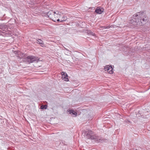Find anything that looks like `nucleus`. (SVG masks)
I'll return each mask as SVG.
<instances>
[{"label":"nucleus","instance_id":"nucleus-13","mask_svg":"<svg viewBox=\"0 0 150 150\" xmlns=\"http://www.w3.org/2000/svg\"><path fill=\"white\" fill-rule=\"evenodd\" d=\"M109 26H100V28L101 29H103L104 28L105 29H106V28H109Z\"/></svg>","mask_w":150,"mask_h":150},{"label":"nucleus","instance_id":"nucleus-9","mask_svg":"<svg viewBox=\"0 0 150 150\" xmlns=\"http://www.w3.org/2000/svg\"><path fill=\"white\" fill-rule=\"evenodd\" d=\"M68 112H69V114L72 115L74 117H76L77 115V113L74 110H72L68 109L67 110Z\"/></svg>","mask_w":150,"mask_h":150},{"label":"nucleus","instance_id":"nucleus-1","mask_svg":"<svg viewBox=\"0 0 150 150\" xmlns=\"http://www.w3.org/2000/svg\"><path fill=\"white\" fill-rule=\"evenodd\" d=\"M86 138L90 139L92 140H93L94 141L97 142H103L107 139H104L100 137L95 135L93 132L91 130H89L86 132L85 133Z\"/></svg>","mask_w":150,"mask_h":150},{"label":"nucleus","instance_id":"nucleus-5","mask_svg":"<svg viewBox=\"0 0 150 150\" xmlns=\"http://www.w3.org/2000/svg\"><path fill=\"white\" fill-rule=\"evenodd\" d=\"M37 60V58L33 56H29L26 58V60L29 64L36 61Z\"/></svg>","mask_w":150,"mask_h":150},{"label":"nucleus","instance_id":"nucleus-12","mask_svg":"<svg viewBox=\"0 0 150 150\" xmlns=\"http://www.w3.org/2000/svg\"><path fill=\"white\" fill-rule=\"evenodd\" d=\"M47 105H42L41 106L40 109H46L47 108Z\"/></svg>","mask_w":150,"mask_h":150},{"label":"nucleus","instance_id":"nucleus-21","mask_svg":"<svg viewBox=\"0 0 150 150\" xmlns=\"http://www.w3.org/2000/svg\"><path fill=\"white\" fill-rule=\"evenodd\" d=\"M57 22H59L60 21V20L59 19H58L57 20Z\"/></svg>","mask_w":150,"mask_h":150},{"label":"nucleus","instance_id":"nucleus-8","mask_svg":"<svg viewBox=\"0 0 150 150\" xmlns=\"http://www.w3.org/2000/svg\"><path fill=\"white\" fill-rule=\"evenodd\" d=\"M62 73H63V74H62V78L65 81H68L69 79L68 78V76L67 74L65 72H62Z\"/></svg>","mask_w":150,"mask_h":150},{"label":"nucleus","instance_id":"nucleus-20","mask_svg":"<svg viewBox=\"0 0 150 150\" xmlns=\"http://www.w3.org/2000/svg\"><path fill=\"white\" fill-rule=\"evenodd\" d=\"M64 21H65L64 19L62 20H61V21H60V22H63Z\"/></svg>","mask_w":150,"mask_h":150},{"label":"nucleus","instance_id":"nucleus-2","mask_svg":"<svg viewBox=\"0 0 150 150\" xmlns=\"http://www.w3.org/2000/svg\"><path fill=\"white\" fill-rule=\"evenodd\" d=\"M145 11H141L137 12L136 14L133 16V17L136 18L138 17V19L139 20V24H144L147 22L148 17L145 15Z\"/></svg>","mask_w":150,"mask_h":150},{"label":"nucleus","instance_id":"nucleus-23","mask_svg":"<svg viewBox=\"0 0 150 150\" xmlns=\"http://www.w3.org/2000/svg\"><path fill=\"white\" fill-rule=\"evenodd\" d=\"M65 49L66 50H67V49H66V48H65Z\"/></svg>","mask_w":150,"mask_h":150},{"label":"nucleus","instance_id":"nucleus-25","mask_svg":"<svg viewBox=\"0 0 150 150\" xmlns=\"http://www.w3.org/2000/svg\"><path fill=\"white\" fill-rule=\"evenodd\" d=\"M77 24H78V25H79V23H78Z\"/></svg>","mask_w":150,"mask_h":150},{"label":"nucleus","instance_id":"nucleus-19","mask_svg":"<svg viewBox=\"0 0 150 150\" xmlns=\"http://www.w3.org/2000/svg\"><path fill=\"white\" fill-rule=\"evenodd\" d=\"M40 2H40H40H39V3L38 2V6H39V4H40V5H41V4H42V3H41V4H40Z\"/></svg>","mask_w":150,"mask_h":150},{"label":"nucleus","instance_id":"nucleus-17","mask_svg":"<svg viewBox=\"0 0 150 150\" xmlns=\"http://www.w3.org/2000/svg\"><path fill=\"white\" fill-rule=\"evenodd\" d=\"M41 63H38V64L39 65H38L39 67H41L42 66V65L43 64V62H42V64Z\"/></svg>","mask_w":150,"mask_h":150},{"label":"nucleus","instance_id":"nucleus-4","mask_svg":"<svg viewBox=\"0 0 150 150\" xmlns=\"http://www.w3.org/2000/svg\"><path fill=\"white\" fill-rule=\"evenodd\" d=\"M133 19L129 20V23L132 24L133 25L136 26L138 25V24H139V20L138 19V17L136 18L134 17V18L133 17Z\"/></svg>","mask_w":150,"mask_h":150},{"label":"nucleus","instance_id":"nucleus-18","mask_svg":"<svg viewBox=\"0 0 150 150\" xmlns=\"http://www.w3.org/2000/svg\"><path fill=\"white\" fill-rule=\"evenodd\" d=\"M43 72V71H38V74H42V73Z\"/></svg>","mask_w":150,"mask_h":150},{"label":"nucleus","instance_id":"nucleus-3","mask_svg":"<svg viewBox=\"0 0 150 150\" xmlns=\"http://www.w3.org/2000/svg\"><path fill=\"white\" fill-rule=\"evenodd\" d=\"M54 13L52 11H50L45 13L43 12L41 13L38 11V15L40 16L41 15L43 16H47L50 19L52 17V16L54 15Z\"/></svg>","mask_w":150,"mask_h":150},{"label":"nucleus","instance_id":"nucleus-6","mask_svg":"<svg viewBox=\"0 0 150 150\" xmlns=\"http://www.w3.org/2000/svg\"><path fill=\"white\" fill-rule=\"evenodd\" d=\"M8 30V27L7 25L4 24L0 25V31L3 33H5Z\"/></svg>","mask_w":150,"mask_h":150},{"label":"nucleus","instance_id":"nucleus-10","mask_svg":"<svg viewBox=\"0 0 150 150\" xmlns=\"http://www.w3.org/2000/svg\"><path fill=\"white\" fill-rule=\"evenodd\" d=\"M103 9H101L99 7L96 8L95 12L97 14H100L103 12Z\"/></svg>","mask_w":150,"mask_h":150},{"label":"nucleus","instance_id":"nucleus-16","mask_svg":"<svg viewBox=\"0 0 150 150\" xmlns=\"http://www.w3.org/2000/svg\"><path fill=\"white\" fill-rule=\"evenodd\" d=\"M16 55H18L20 52L19 51H15L13 52Z\"/></svg>","mask_w":150,"mask_h":150},{"label":"nucleus","instance_id":"nucleus-24","mask_svg":"<svg viewBox=\"0 0 150 150\" xmlns=\"http://www.w3.org/2000/svg\"><path fill=\"white\" fill-rule=\"evenodd\" d=\"M77 24H78V25H79V23H78Z\"/></svg>","mask_w":150,"mask_h":150},{"label":"nucleus","instance_id":"nucleus-11","mask_svg":"<svg viewBox=\"0 0 150 150\" xmlns=\"http://www.w3.org/2000/svg\"><path fill=\"white\" fill-rule=\"evenodd\" d=\"M38 44H40L41 46L42 47H45L44 43H43V42L40 39H38Z\"/></svg>","mask_w":150,"mask_h":150},{"label":"nucleus","instance_id":"nucleus-15","mask_svg":"<svg viewBox=\"0 0 150 150\" xmlns=\"http://www.w3.org/2000/svg\"><path fill=\"white\" fill-rule=\"evenodd\" d=\"M43 59L40 58H38V63H42L43 61ZM42 64V63H41Z\"/></svg>","mask_w":150,"mask_h":150},{"label":"nucleus","instance_id":"nucleus-14","mask_svg":"<svg viewBox=\"0 0 150 150\" xmlns=\"http://www.w3.org/2000/svg\"><path fill=\"white\" fill-rule=\"evenodd\" d=\"M88 33L92 35L93 36H94L95 35V34L94 33H93V32H92L91 30H89L88 31Z\"/></svg>","mask_w":150,"mask_h":150},{"label":"nucleus","instance_id":"nucleus-22","mask_svg":"<svg viewBox=\"0 0 150 150\" xmlns=\"http://www.w3.org/2000/svg\"><path fill=\"white\" fill-rule=\"evenodd\" d=\"M53 12H54V14L55 13H56V12L55 11H53Z\"/></svg>","mask_w":150,"mask_h":150},{"label":"nucleus","instance_id":"nucleus-7","mask_svg":"<svg viewBox=\"0 0 150 150\" xmlns=\"http://www.w3.org/2000/svg\"><path fill=\"white\" fill-rule=\"evenodd\" d=\"M104 70L105 71H107L110 74H112L113 73V68L112 67L111 65L106 66L104 68Z\"/></svg>","mask_w":150,"mask_h":150}]
</instances>
